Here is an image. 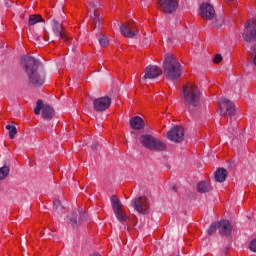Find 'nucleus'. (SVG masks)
<instances>
[{
	"label": "nucleus",
	"mask_w": 256,
	"mask_h": 256,
	"mask_svg": "<svg viewBox=\"0 0 256 256\" xmlns=\"http://www.w3.org/2000/svg\"><path fill=\"white\" fill-rule=\"evenodd\" d=\"M22 66L31 85H34V87H41L45 83L43 64L35 59V57L24 56L22 58Z\"/></svg>",
	"instance_id": "obj_1"
},
{
	"label": "nucleus",
	"mask_w": 256,
	"mask_h": 256,
	"mask_svg": "<svg viewBox=\"0 0 256 256\" xmlns=\"http://www.w3.org/2000/svg\"><path fill=\"white\" fill-rule=\"evenodd\" d=\"M163 74L169 81H177L181 77V63L171 53L166 54L164 57Z\"/></svg>",
	"instance_id": "obj_2"
},
{
	"label": "nucleus",
	"mask_w": 256,
	"mask_h": 256,
	"mask_svg": "<svg viewBox=\"0 0 256 256\" xmlns=\"http://www.w3.org/2000/svg\"><path fill=\"white\" fill-rule=\"evenodd\" d=\"M183 97L187 109L189 111H194L195 107L199 105V101H201V91L199 90V86L193 83L184 85Z\"/></svg>",
	"instance_id": "obj_3"
},
{
	"label": "nucleus",
	"mask_w": 256,
	"mask_h": 256,
	"mask_svg": "<svg viewBox=\"0 0 256 256\" xmlns=\"http://www.w3.org/2000/svg\"><path fill=\"white\" fill-rule=\"evenodd\" d=\"M140 143L149 151H165L167 149V145L163 141L149 134L140 136Z\"/></svg>",
	"instance_id": "obj_4"
},
{
	"label": "nucleus",
	"mask_w": 256,
	"mask_h": 256,
	"mask_svg": "<svg viewBox=\"0 0 256 256\" xmlns=\"http://www.w3.org/2000/svg\"><path fill=\"white\" fill-rule=\"evenodd\" d=\"M110 201L114 215L117 218V220L120 223H125V221H127V216L125 215V212H123V204L121 203V200H119L117 196L113 195Z\"/></svg>",
	"instance_id": "obj_5"
},
{
	"label": "nucleus",
	"mask_w": 256,
	"mask_h": 256,
	"mask_svg": "<svg viewBox=\"0 0 256 256\" xmlns=\"http://www.w3.org/2000/svg\"><path fill=\"white\" fill-rule=\"evenodd\" d=\"M242 39L246 43H256V20L249 21V23L245 24Z\"/></svg>",
	"instance_id": "obj_6"
},
{
	"label": "nucleus",
	"mask_w": 256,
	"mask_h": 256,
	"mask_svg": "<svg viewBox=\"0 0 256 256\" xmlns=\"http://www.w3.org/2000/svg\"><path fill=\"white\" fill-rule=\"evenodd\" d=\"M220 115H228V117H233L236 113L235 104L227 98H220Z\"/></svg>",
	"instance_id": "obj_7"
},
{
	"label": "nucleus",
	"mask_w": 256,
	"mask_h": 256,
	"mask_svg": "<svg viewBox=\"0 0 256 256\" xmlns=\"http://www.w3.org/2000/svg\"><path fill=\"white\" fill-rule=\"evenodd\" d=\"M111 107V97L103 96L100 98H95L93 100V108L96 113H103V111H107Z\"/></svg>",
	"instance_id": "obj_8"
},
{
	"label": "nucleus",
	"mask_w": 256,
	"mask_h": 256,
	"mask_svg": "<svg viewBox=\"0 0 256 256\" xmlns=\"http://www.w3.org/2000/svg\"><path fill=\"white\" fill-rule=\"evenodd\" d=\"M167 137L172 143H181L185 139V130L181 126H174L167 132Z\"/></svg>",
	"instance_id": "obj_9"
},
{
	"label": "nucleus",
	"mask_w": 256,
	"mask_h": 256,
	"mask_svg": "<svg viewBox=\"0 0 256 256\" xmlns=\"http://www.w3.org/2000/svg\"><path fill=\"white\" fill-rule=\"evenodd\" d=\"M149 199L145 196H140L134 200V209L140 215H149Z\"/></svg>",
	"instance_id": "obj_10"
},
{
	"label": "nucleus",
	"mask_w": 256,
	"mask_h": 256,
	"mask_svg": "<svg viewBox=\"0 0 256 256\" xmlns=\"http://www.w3.org/2000/svg\"><path fill=\"white\" fill-rule=\"evenodd\" d=\"M120 32L123 35V37H126L127 39H133V37L137 36L138 33L135 22L129 21L121 24Z\"/></svg>",
	"instance_id": "obj_11"
},
{
	"label": "nucleus",
	"mask_w": 256,
	"mask_h": 256,
	"mask_svg": "<svg viewBox=\"0 0 256 256\" xmlns=\"http://www.w3.org/2000/svg\"><path fill=\"white\" fill-rule=\"evenodd\" d=\"M50 25L55 37L62 39V41H65V43L69 41V38L65 34V28H63V24L61 22H59L57 19H53Z\"/></svg>",
	"instance_id": "obj_12"
},
{
	"label": "nucleus",
	"mask_w": 256,
	"mask_h": 256,
	"mask_svg": "<svg viewBox=\"0 0 256 256\" xmlns=\"http://www.w3.org/2000/svg\"><path fill=\"white\" fill-rule=\"evenodd\" d=\"M83 221H85V212H83V210L72 212L67 216V224L70 225V227H79Z\"/></svg>",
	"instance_id": "obj_13"
},
{
	"label": "nucleus",
	"mask_w": 256,
	"mask_h": 256,
	"mask_svg": "<svg viewBox=\"0 0 256 256\" xmlns=\"http://www.w3.org/2000/svg\"><path fill=\"white\" fill-rule=\"evenodd\" d=\"M158 7L160 11H163L164 13H168L169 15H171V13L177 11L179 3L175 0H159Z\"/></svg>",
	"instance_id": "obj_14"
},
{
	"label": "nucleus",
	"mask_w": 256,
	"mask_h": 256,
	"mask_svg": "<svg viewBox=\"0 0 256 256\" xmlns=\"http://www.w3.org/2000/svg\"><path fill=\"white\" fill-rule=\"evenodd\" d=\"M163 74V70L157 65H149L145 69V74L143 76V81L146 79H157Z\"/></svg>",
	"instance_id": "obj_15"
},
{
	"label": "nucleus",
	"mask_w": 256,
	"mask_h": 256,
	"mask_svg": "<svg viewBox=\"0 0 256 256\" xmlns=\"http://www.w3.org/2000/svg\"><path fill=\"white\" fill-rule=\"evenodd\" d=\"M200 15L203 19L211 21L215 17V8L209 3H203L200 6Z\"/></svg>",
	"instance_id": "obj_16"
},
{
	"label": "nucleus",
	"mask_w": 256,
	"mask_h": 256,
	"mask_svg": "<svg viewBox=\"0 0 256 256\" xmlns=\"http://www.w3.org/2000/svg\"><path fill=\"white\" fill-rule=\"evenodd\" d=\"M218 231L220 235L229 236L233 231V226L229 220H222L218 222Z\"/></svg>",
	"instance_id": "obj_17"
},
{
	"label": "nucleus",
	"mask_w": 256,
	"mask_h": 256,
	"mask_svg": "<svg viewBox=\"0 0 256 256\" xmlns=\"http://www.w3.org/2000/svg\"><path fill=\"white\" fill-rule=\"evenodd\" d=\"M129 123H130V127L137 131H141V129L145 127V122L139 116L131 118Z\"/></svg>",
	"instance_id": "obj_18"
},
{
	"label": "nucleus",
	"mask_w": 256,
	"mask_h": 256,
	"mask_svg": "<svg viewBox=\"0 0 256 256\" xmlns=\"http://www.w3.org/2000/svg\"><path fill=\"white\" fill-rule=\"evenodd\" d=\"M42 117L46 121H51V119L55 117V109H53L51 105L45 104L42 110Z\"/></svg>",
	"instance_id": "obj_19"
},
{
	"label": "nucleus",
	"mask_w": 256,
	"mask_h": 256,
	"mask_svg": "<svg viewBox=\"0 0 256 256\" xmlns=\"http://www.w3.org/2000/svg\"><path fill=\"white\" fill-rule=\"evenodd\" d=\"M197 191L198 193H209L210 191H213V186L207 181H200L197 184Z\"/></svg>",
	"instance_id": "obj_20"
},
{
	"label": "nucleus",
	"mask_w": 256,
	"mask_h": 256,
	"mask_svg": "<svg viewBox=\"0 0 256 256\" xmlns=\"http://www.w3.org/2000/svg\"><path fill=\"white\" fill-rule=\"evenodd\" d=\"M227 179V170L225 168H218L215 172V181L223 183Z\"/></svg>",
	"instance_id": "obj_21"
},
{
	"label": "nucleus",
	"mask_w": 256,
	"mask_h": 256,
	"mask_svg": "<svg viewBox=\"0 0 256 256\" xmlns=\"http://www.w3.org/2000/svg\"><path fill=\"white\" fill-rule=\"evenodd\" d=\"M93 7V15H90L91 19H92V23L94 24V29H97V27L99 28L101 26V18H99V14H97V10H95V4H91Z\"/></svg>",
	"instance_id": "obj_22"
},
{
	"label": "nucleus",
	"mask_w": 256,
	"mask_h": 256,
	"mask_svg": "<svg viewBox=\"0 0 256 256\" xmlns=\"http://www.w3.org/2000/svg\"><path fill=\"white\" fill-rule=\"evenodd\" d=\"M43 17L41 15H30L28 23L29 25H37V23L43 22Z\"/></svg>",
	"instance_id": "obj_23"
},
{
	"label": "nucleus",
	"mask_w": 256,
	"mask_h": 256,
	"mask_svg": "<svg viewBox=\"0 0 256 256\" xmlns=\"http://www.w3.org/2000/svg\"><path fill=\"white\" fill-rule=\"evenodd\" d=\"M9 171H11L9 166H3L0 168V181H3L9 177Z\"/></svg>",
	"instance_id": "obj_24"
},
{
	"label": "nucleus",
	"mask_w": 256,
	"mask_h": 256,
	"mask_svg": "<svg viewBox=\"0 0 256 256\" xmlns=\"http://www.w3.org/2000/svg\"><path fill=\"white\" fill-rule=\"evenodd\" d=\"M65 208L63 207V205L61 204V201L60 200H54L53 202V210L58 213V214H61L63 213V210Z\"/></svg>",
	"instance_id": "obj_25"
},
{
	"label": "nucleus",
	"mask_w": 256,
	"mask_h": 256,
	"mask_svg": "<svg viewBox=\"0 0 256 256\" xmlns=\"http://www.w3.org/2000/svg\"><path fill=\"white\" fill-rule=\"evenodd\" d=\"M7 131H9V137L11 139H15V135H17V127L12 125H6Z\"/></svg>",
	"instance_id": "obj_26"
},
{
	"label": "nucleus",
	"mask_w": 256,
	"mask_h": 256,
	"mask_svg": "<svg viewBox=\"0 0 256 256\" xmlns=\"http://www.w3.org/2000/svg\"><path fill=\"white\" fill-rule=\"evenodd\" d=\"M98 41L101 47H107V45H109V39L103 34H99Z\"/></svg>",
	"instance_id": "obj_27"
},
{
	"label": "nucleus",
	"mask_w": 256,
	"mask_h": 256,
	"mask_svg": "<svg viewBox=\"0 0 256 256\" xmlns=\"http://www.w3.org/2000/svg\"><path fill=\"white\" fill-rule=\"evenodd\" d=\"M43 107H45V104H43V100H38L36 103V107L34 108L35 115H40L41 109L43 111Z\"/></svg>",
	"instance_id": "obj_28"
},
{
	"label": "nucleus",
	"mask_w": 256,
	"mask_h": 256,
	"mask_svg": "<svg viewBox=\"0 0 256 256\" xmlns=\"http://www.w3.org/2000/svg\"><path fill=\"white\" fill-rule=\"evenodd\" d=\"M223 23H225V18L223 16H219L215 18V21L213 22L214 27H223Z\"/></svg>",
	"instance_id": "obj_29"
},
{
	"label": "nucleus",
	"mask_w": 256,
	"mask_h": 256,
	"mask_svg": "<svg viewBox=\"0 0 256 256\" xmlns=\"http://www.w3.org/2000/svg\"><path fill=\"white\" fill-rule=\"evenodd\" d=\"M217 229H219V224L218 222L213 223L209 228H208V235H214V233H217Z\"/></svg>",
	"instance_id": "obj_30"
},
{
	"label": "nucleus",
	"mask_w": 256,
	"mask_h": 256,
	"mask_svg": "<svg viewBox=\"0 0 256 256\" xmlns=\"http://www.w3.org/2000/svg\"><path fill=\"white\" fill-rule=\"evenodd\" d=\"M249 249H250V251H253L254 253H256V239H254L250 242Z\"/></svg>",
	"instance_id": "obj_31"
},
{
	"label": "nucleus",
	"mask_w": 256,
	"mask_h": 256,
	"mask_svg": "<svg viewBox=\"0 0 256 256\" xmlns=\"http://www.w3.org/2000/svg\"><path fill=\"white\" fill-rule=\"evenodd\" d=\"M221 61H223V56H221V54H216V56L214 57L213 62L216 64L221 63Z\"/></svg>",
	"instance_id": "obj_32"
},
{
	"label": "nucleus",
	"mask_w": 256,
	"mask_h": 256,
	"mask_svg": "<svg viewBox=\"0 0 256 256\" xmlns=\"http://www.w3.org/2000/svg\"><path fill=\"white\" fill-rule=\"evenodd\" d=\"M44 32H45L44 40L47 41V37H49V32H47V30L45 29H44Z\"/></svg>",
	"instance_id": "obj_33"
},
{
	"label": "nucleus",
	"mask_w": 256,
	"mask_h": 256,
	"mask_svg": "<svg viewBox=\"0 0 256 256\" xmlns=\"http://www.w3.org/2000/svg\"><path fill=\"white\" fill-rule=\"evenodd\" d=\"M46 237H48V239H51V237H53V234H51V233L48 232V233L46 234Z\"/></svg>",
	"instance_id": "obj_34"
},
{
	"label": "nucleus",
	"mask_w": 256,
	"mask_h": 256,
	"mask_svg": "<svg viewBox=\"0 0 256 256\" xmlns=\"http://www.w3.org/2000/svg\"><path fill=\"white\" fill-rule=\"evenodd\" d=\"M92 149L97 150V149H99V147L97 145H92Z\"/></svg>",
	"instance_id": "obj_35"
},
{
	"label": "nucleus",
	"mask_w": 256,
	"mask_h": 256,
	"mask_svg": "<svg viewBox=\"0 0 256 256\" xmlns=\"http://www.w3.org/2000/svg\"><path fill=\"white\" fill-rule=\"evenodd\" d=\"M253 63H254V65H255V67H256V54H255V56H254Z\"/></svg>",
	"instance_id": "obj_36"
},
{
	"label": "nucleus",
	"mask_w": 256,
	"mask_h": 256,
	"mask_svg": "<svg viewBox=\"0 0 256 256\" xmlns=\"http://www.w3.org/2000/svg\"><path fill=\"white\" fill-rule=\"evenodd\" d=\"M252 51H254V53H256V45L252 48Z\"/></svg>",
	"instance_id": "obj_37"
},
{
	"label": "nucleus",
	"mask_w": 256,
	"mask_h": 256,
	"mask_svg": "<svg viewBox=\"0 0 256 256\" xmlns=\"http://www.w3.org/2000/svg\"><path fill=\"white\" fill-rule=\"evenodd\" d=\"M40 38H41V36H38V37H37V39H40Z\"/></svg>",
	"instance_id": "obj_38"
}]
</instances>
